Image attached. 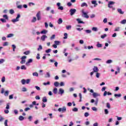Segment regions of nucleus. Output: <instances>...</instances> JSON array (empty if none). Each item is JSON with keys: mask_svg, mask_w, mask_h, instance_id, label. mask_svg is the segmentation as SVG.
I'll return each instance as SVG.
<instances>
[{"mask_svg": "<svg viewBox=\"0 0 126 126\" xmlns=\"http://www.w3.org/2000/svg\"><path fill=\"white\" fill-rule=\"evenodd\" d=\"M54 43H55V44L57 45V46H59V45H60V44H61V41H54Z\"/></svg>", "mask_w": 126, "mask_h": 126, "instance_id": "obj_35", "label": "nucleus"}, {"mask_svg": "<svg viewBox=\"0 0 126 126\" xmlns=\"http://www.w3.org/2000/svg\"><path fill=\"white\" fill-rule=\"evenodd\" d=\"M50 81H48L46 83H45V82L43 83V85H45V86L47 85H50Z\"/></svg>", "mask_w": 126, "mask_h": 126, "instance_id": "obj_52", "label": "nucleus"}, {"mask_svg": "<svg viewBox=\"0 0 126 126\" xmlns=\"http://www.w3.org/2000/svg\"><path fill=\"white\" fill-rule=\"evenodd\" d=\"M117 11L119 13H120V14H124V13H125V12L123 11V10H122L121 8H118L117 9Z\"/></svg>", "mask_w": 126, "mask_h": 126, "instance_id": "obj_18", "label": "nucleus"}, {"mask_svg": "<svg viewBox=\"0 0 126 126\" xmlns=\"http://www.w3.org/2000/svg\"><path fill=\"white\" fill-rule=\"evenodd\" d=\"M21 69H23L24 70H26L27 69V67L25 66V65H22L21 66Z\"/></svg>", "mask_w": 126, "mask_h": 126, "instance_id": "obj_29", "label": "nucleus"}, {"mask_svg": "<svg viewBox=\"0 0 126 126\" xmlns=\"http://www.w3.org/2000/svg\"><path fill=\"white\" fill-rule=\"evenodd\" d=\"M36 21H37V18H36V17H33V18L31 21V22L32 23H34V22H36Z\"/></svg>", "mask_w": 126, "mask_h": 126, "instance_id": "obj_23", "label": "nucleus"}, {"mask_svg": "<svg viewBox=\"0 0 126 126\" xmlns=\"http://www.w3.org/2000/svg\"><path fill=\"white\" fill-rule=\"evenodd\" d=\"M85 32L86 33H87V34H90V33L92 32V31L90 30H85Z\"/></svg>", "mask_w": 126, "mask_h": 126, "instance_id": "obj_41", "label": "nucleus"}, {"mask_svg": "<svg viewBox=\"0 0 126 126\" xmlns=\"http://www.w3.org/2000/svg\"><path fill=\"white\" fill-rule=\"evenodd\" d=\"M27 57L26 56H23V57H22V58H21V62H20V63H21V64H23V63H25L26 62V59H27Z\"/></svg>", "mask_w": 126, "mask_h": 126, "instance_id": "obj_5", "label": "nucleus"}, {"mask_svg": "<svg viewBox=\"0 0 126 126\" xmlns=\"http://www.w3.org/2000/svg\"><path fill=\"white\" fill-rule=\"evenodd\" d=\"M26 83L27 84H29L30 83V79H28L26 80Z\"/></svg>", "mask_w": 126, "mask_h": 126, "instance_id": "obj_62", "label": "nucleus"}, {"mask_svg": "<svg viewBox=\"0 0 126 126\" xmlns=\"http://www.w3.org/2000/svg\"><path fill=\"white\" fill-rule=\"evenodd\" d=\"M12 47L13 48V51L15 52V49H16V46H15V45L14 44H12Z\"/></svg>", "mask_w": 126, "mask_h": 126, "instance_id": "obj_44", "label": "nucleus"}, {"mask_svg": "<svg viewBox=\"0 0 126 126\" xmlns=\"http://www.w3.org/2000/svg\"><path fill=\"white\" fill-rule=\"evenodd\" d=\"M41 34H47L48 33V31L46 30H43L41 32H40Z\"/></svg>", "mask_w": 126, "mask_h": 126, "instance_id": "obj_24", "label": "nucleus"}, {"mask_svg": "<svg viewBox=\"0 0 126 126\" xmlns=\"http://www.w3.org/2000/svg\"><path fill=\"white\" fill-rule=\"evenodd\" d=\"M9 13L10 14H13L14 13V10L12 9H10L9 11Z\"/></svg>", "mask_w": 126, "mask_h": 126, "instance_id": "obj_53", "label": "nucleus"}, {"mask_svg": "<svg viewBox=\"0 0 126 126\" xmlns=\"http://www.w3.org/2000/svg\"><path fill=\"white\" fill-rule=\"evenodd\" d=\"M90 92H91V93H93L92 95L94 98H96L97 97L100 96V94L96 93H94V91L92 89L90 90Z\"/></svg>", "mask_w": 126, "mask_h": 126, "instance_id": "obj_2", "label": "nucleus"}, {"mask_svg": "<svg viewBox=\"0 0 126 126\" xmlns=\"http://www.w3.org/2000/svg\"><path fill=\"white\" fill-rule=\"evenodd\" d=\"M66 29L67 30H69L70 29H71V26H70V25L66 26Z\"/></svg>", "mask_w": 126, "mask_h": 126, "instance_id": "obj_54", "label": "nucleus"}, {"mask_svg": "<svg viewBox=\"0 0 126 126\" xmlns=\"http://www.w3.org/2000/svg\"><path fill=\"white\" fill-rule=\"evenodd\" d=\"M114 97H122V94H114Z\"/></svg>", "mask_w": 126, "mask_h": 126, "instance_id": "obj_40", "label": "nucleus"}, {"mask_svg": "<svg viewBox=\"0 0 126 126\" xmlns=\"http://www.w3.org/2000/svg\"><path fill=\"white\" fill-rule=\"evenodd\" d=\"M54 85L55 87H59V86L60 85V83L59 82H55L54 83Z\"/></svg>", "mask_w": 126, "mask_h": 126, "instance_id": "obj_26", "label": "nucleus"}, {"mask_svg": "<svg viewBox=\"0 0 126 126\" xmlns=\"http://www.w3.org/2000/svg\"><path fill=\"white\" fill-rule=\"evenodd\" d=\"M115 3V2L113 1H110L108 2V7H109V8H112V7H113L112 6L114 5V4Z\"/></svg>", "mask_w": 126, "mask_h": 126, "instance_id": "obj_11", "label": "nucleus"}, {"mask_svg": "<svg viewBox=\"0 0 126 126\" xmlns=\"http://www.w3.org/2000/svg\"><path fill=\"white\" fill-rule=\"evenodd\" d=\"M107 94L108 95V96H110V95H112V93H110V92H107V91H104L103 94L104 97H106Z\"/></svg>", "mask_w": 126, "mask_h": 126, "instance_id": "obj_13", "label": "nucleus"}, {"mask_svg": "<svg viewBox=\"0 0 126 126\" xmlns=\"http://www.w3.org/2000/svg\"><path fill=\"white\" fill-rule=\"evenodd\" d=\"M5 62V60L3 59H0V64H1V63H3Z\"/></svg>", "mask_w": 126, "mask_h": 126, "instance_id": "obj_49", "label": "nucleus"}, {"mask_svg": "<svg viewBox=\"0 0 126 126\" xmlns=\"http://www.w3.org/2000/svg\"><path fill=\"white\" fill-rule=\"evenodd\" d=\"M94 47L92 45L88 46V50H91V49H94Z\"/></svg>", "mask_w": 126, "mask_h": 126, "instance_id": "obj_63", "label": "nucleus"}, {"mask_svg": "<svg viewBox=\"0 0 126 126\" xmlns=\"http://www.w3.org/2000/svg\"><path fill=\"white\" fill-rule=\"evenodd\" d=\"M79 96L80 97L79 102H82V94H81V93H80L79 94Z\"/></svg>", "mask_w": 126, "mask_h": 126, "instance_id": "obj_36", "label": "nucleus"}, {"mask_svg": "<svg viewBox=\"0 0 126 126\" xmlns=\"http://www.w3.org/2000/svg\"><path fill=\"white\" fill-rule=\"evenodd\" d=\"M28 120L29 121V122H32V120H33V117L31 116H30L29 117H28Z\"/></svg>", "mask_w": 126, "mask_h": 126, "instance_id": "obj_46", "label": "nucleus"}, {"mask_svg": "<svg viewBox=\"0 0 126 126\" xmlns=\"http://www.w3.org/2000/svg\"><path fill=\"white\" fill-rule=\"evenodd\" d=\"M3 18H5L6 20H8V16H7V15L5 14L3 15Z\"/></svg>", "mask_w": 126, "mask_h": 126, "instance_id": "obj_47", "label": "nucleus"}, {"mask_svg": "<svg viewBox=\"0 0 126 126\" xmlns=\"http://www.w3.org/2000/svg\"><path fill=\"white\" fill-rule=\"evenodd\" d=\"M121 30V28L120 27H117L115 28L114 32H119Z\"/></svg>", "mask_w": 126, "mask_h": 126, "instance_id": "obj_27", "label": "nucleus"}, {"mask_svg": "<svg viewBox=\"0 0 126 126\" xmlns=\"http://www.w3.org/2000/svg\"><path fill=\"white\" fill-rule=\"evenodd\" d=\"M36 17L37 18V20L38 21H40V20H41V11H38L36 15Z\"/></svg>", "mask_w": 126, "mask_h": 126, "instance_id": "obj_8", "label": "nucleus"}, {"mask_svg": "<svg viewBox=\"0 0 126 126\" xmlns=\"http://www.w3.org/2000/svg\"><path fill=\"white\" fill-rule=\"evenodd\" d=\"M81 7H83L84 6H86V7H87L88 6V5L87 4V3H85V2H83L81 5Z\"/></svg>", "mask_w": 126, "mask_h": 126, "instance_id": "obj_25", "label": "nucleus"}, {"mask_svg": "<svg viewBox=\"0 0 126 126\" xmlns=\"http://www.w3.org/2000/svg\"><path fill=\"white\" fill-rule=\"evenodd\" d=\"M17 8L19 9H21L22 8V5H18L17 6Z\"/></svg>", "mask_w": 126, "mask_h": 126, "instance_id": "obj_64", "label": "nucleus"}, {"mask_svg": "<svg viewBox=\"0 0 126 126\" xmlns=\"http://www.w3.org/2000/svg\"><path fill=\"white\" fill-rule=\"evenodd\" d=\"M19 120L21 121H24V117L22 116H20L19 117Z\"/></svg>", "mask_w": 126, "mask_h": 126, "instance_id": "obj_34", "label": "nucleus"}, {"mask_svg": "<svg viewBox=\"0 0 126 126\" xmlns=\"http://www.w3.org/2000/svg\"><path fill=\"white\" fill-rule=\"evenodd\" d=\"M0 21H1V22H2V23H5V22H6V20L3 19V18H1L0 19Z\"/></svg>", "mask_w": 126, "mask_h": 126, "instance_id": "obj_48", "label": "nucleus"}, {"mask_svg": "<svg viewBox=\"0 0 126 126\" xmlns=\"http://www.w3.org/2000/svg\"><path fill=\"white\" fill-rule=\"evenodd\" d=\"M92 30L94 32H97V31H98V29L97 28V27H93Z\"/></svg>", "mask_w": 126, "mask_h": 126, "instance_id": "obj_33", "label": "nucleus"}, {"mask_svg": "<svg viewBox=\"0 0 126 126\" xmlns=\"http://www.w3.org/2000/svg\"><path fill=\"white\" fill-rule=\"evenodd\" d=\"M104 113L105 115H108L109 114V111L108 110V109H104Z\"/></svg>", "mask_w": 126, "mask_h": 126, "instance_id": "obj_59", "label": "nucleus"}, {"mask_svg": "<svg viewBox=\"0 0 126 126\" xmlns=\"http://www.w3.org/2000/svg\"><path fill=\"white\" fill-rule=\"evenodd\" d=\"M3 93H4V96H5L6 97H7V96H8V94H9V91H6L4 92V89L3 88H2L1 89V94H3Z\"/></svg>", "mask_w": 126, "mask_h": 126, "instance_id": "obj_3", "label": "nucleus"}, {"mask_svg": "<svg viewBox=\"0 0 126 126\" xmlns=\"http://www.w3.org/2000/svg\"><path fill=\"white\" fill-rule=\"evenodd\" d=\"M29 54H30V51H25V52H24V55H29Z\"/></svg>", "mask_w": 126, "mask_h": 126, "instance_id": "obj_57", "label": "nucleus"}, {"mask_svg": "<svg viewBox=\"0 0 126 126\" xmlns=\"http://www.w3.org/2000/svg\"><path fill=\"white\" fill-rule=\"evenodd\" d=\"M91 3L92 4H94V7H96V5H98V3H97V1L95 0H92Z\"/></svg>", "mask_w": 126, "mask_h": 126, "instance_id": "obj_15", "label": "nucleus"}, {"mask_svg": "<svg viewBox=\"0 0 126 126\" xmlns=\"http://www.w3.org/2000/svg\"><path fill=\"white\" fill-rule=\"evenodd\" d=\"M63 39H67V33H64Z\"/></svg>", "mask_w": 126, "mask_h": 126, "instance_id": "obj_61", "label": "nucleus"}, {"mask_svg": "<svg viewBox=\"0 0 126 126\" xmlns=\"http://www.w3.org/2000/svg\"><path fill=\"white\" fill-rule=\"evenodd\" d=\"M102 46L103 45H102V44H100V42H97V44H96L97 48H102Z\"/></svg>", "mask_w": 126, "mask_h": 126, "instance_id": "obj_22", "label": "nucleus"}, {"mask_svg": "<svg viewBox=\"0 0 126 126\" xmlns=\"http://www.w3.org/2000/svg\"><path fill=\"white\" fill-rule=\"evenodd\" d=\"M33 63V59H30L28 60V62L26 63V65L29 66L30 65V63Z\"/></svg>", "mask_w": 126, "mask_h": 126, "instance_id": "obj_12", "label": "nucleus"}, {"mask_svg": "<svg viewBox=\"0 0 126 126\" xmlns=\"http://www.w3.org/2000/svg\"><path fill=\"white\" fill-rule=\"evenodd\" d=\"M69 12H70V15H71V16H72V15H74V14H75V13L76 12V9L71 8L69 10Z\"/></svg>", "mask_w": 126, "mask_h": 126, "instance_id": "obj_7", "label": "nucleus"}, {"mask_svg": "<svg viewBox=\"0 0 126 126\" xmlns=\"http://www.w3.org/2000/svg\"><path fill=\"white\" fill-rule=\"evenodd\" d=\"M42 102L43 103H47V102H48V99H47V97L44 96L42 98Z\"/></svg>", "mask_w": 126, "mask_h": 126, "instance_id": "obj_21", "label": "nucleus"}, {"mask_svg": "<svg viewBox=\"0 0 126 126\" xmlns=\"http://www.w3.org/2000/svg\"><path fill=\"white\" fill-rule=\"evenodd\" d=\"M45 77H46V78H50V77H51V74H50V72H46Z\"/></svg>", "mask_w": 126, "mask_h": 126, "instance_id": "obj_19", "label": "nucleus"}, {"mask_svg": "<svg viewBox=\"0 0 126 126\" xmlns=\"http://www.w3.org/2000/svg\"><path fill=\"white\" fill-rule=\"evenodd\" d=\"M56 5L58 6V9L59 10H63V6H61V3L60 2H58L57 3Z\"/></svg>", "mask_w": 126, "mask_h": 126, "instance_id": "obj_9", "label": "nucleus"}, {"mask_svg": "<svg viewBox=\"0 0 126 126\" xmlns=\"http://www.w3.org/2000/svg\"><path fill=\"white\" fill-rule=\"evenodd\" d=\"M9 105H10V103H8L6 104V110H9Z\"/></svg>", "mask_w": 126, "mask_h": 126, "instance_id": "obj_56", "label": "nucleus"}, {"mask_svg": "<svg viewBox=\"0 0 126 126\" xmlns=\"http://www.w3.org/2000/svg\"><path fill=\"white\" fill-rule=\"evenodd\" d=\"M95 76L97 78H99L100 77V74L98 72H96Z\"/></svg>", "mask_w": 126, "mask_h": 126, "instance_id": "obj_60", "label": "nucleus"}, {"mask_svg": "<svg viewBox=\"0 0 126 126\" xmlns=\"http://www.w3.org/2000/svg\"><path fill=\"white\" fill-rule=\"evenodd\" d=\"M89 113L85 112L84 114V117H85V118H87V117H89Z\"/></svg>", "mask_w": 126, "mask_h": 126, "instance_id": "obj_55", "label": "nucleus"}, {"mask_svg": "<svg viewBox=\"0 0 126 126\" xmlns=\"http://www.w3.org/2000/svg\"><path fill=\"white\" fill-rule=\"evenodd\" d=\"M53 92L55 95L57 94L58 93V89L57 88H54L53 90Z\"/></svg>", "mask_w": 126, "mask_h": 126, "instance_id": "obj_20", "label": "nucleus"}, {"mask_svg": "<svg viewBox=\"0 0 126 126\" xmlns=\"http://www.w3.org/2000/svg\"><path fill=\"white\" fill-rule=\"evenodd\" d=\"M13 36H14V34L10 33L7 35V38H11V37H13Z\"/></svg>", "mask_w": 126, "mask_h": 126, "instance_id": "obj_30", "label": "nucleus"}, {"mask_svg": "<svg viewBox=\"0 0 126 126\" xmlns=\"http://www.w3.org/2000/svg\"><path fill=\"white\" fill-rule=\"evenodd\" d=\"M64 94V90L62 88H60L59 89V93L58 94H59V95H61V96L63 95V94Z\"/></svg>", "mask_w": 126, "mask_h": 126, "instance_id": "obj_10", "label": "nucleus"}, {"mask_svg": "<svg viewBox=\"0 0 126 126\" xmlns=\"http://www.w3.org/2000/svg\"><path fill=\"white\" fill-rule=\"evenodd\" d=\"M50 52H52V49H50V48H49V49L46 50L45 51V52L46 54H49V53H50Z\"/></svg>", "mask_w": 126, "mask_h": 126, "instance_id": "obj_32", "label": "nucleus"}, {"mask_svg": "<svg viewBox=\"0 0 126 126\" xmlns=\"http://www.w3.org/2000/svg\"><path fill=\"white\" fill-rule=\"evenodd\" d=\"M72 111L73 112H78V108L75 107L72 109Z\"/></svg>", "mask_w": 126, "mask_h": 126, "instance_id": "obj_51", "label": "nucleus"}, {"mask_svg": "<svg viewBox=\"0 0 126 126\" xmlns=\"http://www.w3.org/2000/svg\"><path fill=\"white\" fill-rule=\"evenodd\" d=\"M113 63V60H108L106 62V63L110 64Z\"/></svg>", "mask_w": 126, "mask_h": 126, "instance_id": "obj_39", "label": "nucleus"}, {"mask_svg": "<svg viewBox=\"0 0 126 126\" xmlns=\"http://www.w3.org/2000/svg\"><path fill=\"white\" fill-rule=\"evenodd\" d=\"M42 50H43V46H42V45H39L38 46V47L37 48V51H41Z\"/></svg>", "mask_w": 126, "mask_h": 126, "instance_id": "obj_31", "label": "nucleus"}, {"mask_svg": "<svg viewBox=\"0 0 126 126\" xmlns=\"http://www.w3.org/2000/svg\"><path fill=\"white\" fill-rule=\"evenodd\" d=\"M106 36H107V34H104L103 35H101V39H105Z\"/></svg>", "mask_w": 126, "mask_h": 126, "instance_id": "obj_58", "label": "nucleus"}, {"mask_svg": "<svg viewBox=\"0 0 126 126\" xmlns=\"http://www.w3.org/2000/svg\"><path fill=\"white\" fill-rule=\"evenodd\" d=\"M32 75L33 76H36V77H38V76H39V74L37 72H33L32 73Z\"/></svg>", "mask_w": 126, "mask_h": 126, "instance_id": "obj_37", "label": "nucleus"}, {"mask_svg": "<svg viewBox=\"0 0 126 126\" xmlns=\"http://www.w3.org/2000/svg\"><path fill=\"white\" fill-rule=\"evenodd\" d=\"M76 21H77L78 24H85V23L82 21H81V19L78 18L76 19Z\"/></svg>", "mask_w": 126, "mask_h": 126, "instance_id": "obj_14", "label": "nucleus"}, {"mask_svg": "<svg viewBox=\"0 0 126 126\" xmlns=\"http://www.w3.org/2000/svg\"><path fill=\"white\" fill-rule=\"evenodd\" d=\"M20 17H21V15H20V14H18L16 18L13 19L11 20L12 22H13V23H15V22H18V21H19V18H20Z\"/></svg>", "mask_w": 126, "mask_h": 126, "instance_id": "obj_1", "label": "nucleus"}, {"mask_svg": "<svg viewBox=\"0 0 126 126\" xmlns=\"http://www.w3.org/2000/svg\"><path fill=\"white\" fill-rule=\"evenodd\" d=\"M106 107H107L108 109H111V105L110 104V103L107 102V103H106Z\"/></svg>", "mask_w": 126, "mask_h": 126, "instance_id": "obj_42", "label": "nucleus"}, {"mask_svg": "<svg viewBox=\"0 0 126 126\" xmlns=\"http://www.w3.org/2000/svg\"><path fill=\"white\" fill-rule=\"evenodd\" d=\"M93 70L94 72H98V71H99V69H98V67L94 66L93 68Z\"/></svg>", "mask_w": 126, "mask_h": 126, "instance_id": "obj_17", "label": "nucleus"}, {"mask_svg": "<svg viewBox=\"0 0 126 126\" xmlns=\"http://www.w3.org/2000/svg\"><path fill=\"white\" fill-rule=\"evenodd\" d=\"M34 88H35V89H36V90H37L38 91H40V90H41V88H40L39 87L37 86H35L34 87Z\"/></svg>", "mask_w": 126, "mask_h": 126, "instance_id": "obj_50", "label": "nucleus"}, {"mask_svg": "<svg viewBox=\"0 0 126 126\" xmlns=\"http://www.w3.org/2000/svg\"><path fill=\"white\" fill-rule=\"evenodd\" d=\"M58 112H62V113H65L66 112V107L63 106L62 108H59L58 109Z\"/></svg>", "mask_w": 126, "mask_h": 126, "instance_id": "obj_6", "label": "nucleus"}, {"mask_svg": "<svg viewBox=\"0 0 126 126\" xmlns=\"http://www.w3.org/2000/svg\"><path fill=\"white\" fill-rule=\"evenodd\" d=\"M21 82L22 84H23V85H24V84H25V83H26V80L23 79L21 81Z\"/></svg>", "mask_w": 126, "mask_h": 126, "instance_id": "obj_38", "label": "nucleus"}, {"mask_svg": "<svg viewBox=\"0 0 126 126\" xmlns=\"http://www.w3.org/2000/svg\"><path fill=\"white\" fill-rule=\"evenodd\" d=\"M57 22H58V24H62V23H63V19H62L61 18H60L58 19Z\"/></svg>", "mask_w": 126, "mask_h": 126, "instance_id": "obj_28", "label": "nucleus"}, {"mask_svg": "<svg viewBox=\"0 0 126 126\" xmlns=\"http://www.w3.org/2000/svg\"><path fill=\"white\" fill-rule=\"evenodd\" d=\"M121 24H126V20L124 19L120 22Z\"/></svg>", "mask_w": 126, "mask_h": 126, "instance_id": "obj_45", "label": "nucleus"}, {"mask_svg": "<svg viewBox=\"0 0 126 126\" xmlns=\"http://www.w3.org/2000/svg\"><path fill=\"white\" fill-rule=\"evenodd\" d=\"M81 12L82 13V16L83 17H84V18H87V19L89 18V16L88 15V14H87V13L86 12L84 11V9L82 10Z\"/></svg>", "mask_w": 126, "mask_h": 126, "instance_id": "obj_4", "label": "nucleus"}, {"mask_svg": "<svg viewBox=\"0 0 126 126\" xmlns=\"http://www.w3.org/2000/svg\"><path fill=\"white\" fill-rule=\"evenodd\" d=\"M6 46H8V42L7 41L4 42V43L3 44V47H6Z\"/></svg>", "mask_w": 126, "mask_h": 126, "instance_id": "obj_43", "label": "nucleus"}, {"mask_svg": "<svg viewBox=\"0 0 126 126\" xmlns=\"http://www.w3.org/2000/svg\"><path fill=\"white\" fill-rule=\"evenodd\" d=\"M47 37V35H43L42 36H41L40 40H41V41H43V42H44L45 41Z\"/></svg>", "mask_w": 126, "mask_h": 126, "instance_id": "obj_16", "label": "nucleus"}]
</instances>
